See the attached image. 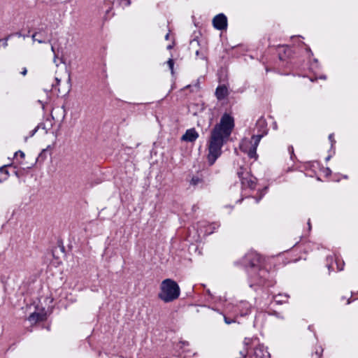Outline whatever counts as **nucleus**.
<instances>
[{
    "label": "nucleus",
    "mask_w": 358,
    "mask_h": 358,
    "mask_svg": "<svg viewBox=\"0 0 358 358\" xmlns=\"http://www.w3.org/2000/svg\"><path fill=\"white\" fill-rule=\"evenodd\" d=\"M329 140L331 141V143L334 142V140H333V134H330L329 136Z\"/></svg>",
    "instance_id": "aec40b11"
},
{
    "label": "nucleus",
    "mask_w": 358,
    "mask_h": 358,
    "mask_svg": "<svg viewBox=\"0 0 358 358\" xmlns=\"http://www.w3.org/2000/svg\"><path fill=\"white\" fill-rule=\"evenodd\" d=\"M167 64L171 71V73L173 74V65H174L173 60L172 59H169L167 61Z\"/></svg>",
    "instance_id": "f8f14e48"
},
{
    "label": "nucleus",
    "mask_w": 358,
    "mask_h": 358,
    "mask_svg": "<svg viewBox=\"0 0 358 358\" xmlns=\"http://www.w3.org/2000/svg\"><path fill=\"white\" fill-rule=\"evenodd\" d=\"M241 358H245L246 357V352H241Z\"/></svg>",
    "instance_id": "a211bd4d"
},
{
    "label": "nucleus",
    "mask_w": 358,
    "mask_h": 358,
    "mask_svg": "<svg viewBox=\"0 0 358 358\" xmlns=\"http://www.w3.org/2000/svg\"><path fill=\"white\" fill-rule=\"evenodd\" d=\"M180 292V287L176 282L168 278L162 282L158 296L163 301L169 303L178 299Z\"/></svg>",
    "instance_id": "f03ea898"
},
{
    "label": "nucleus",
    "mask_w": 358,
    "mask_h": 358,
    "mask_svg": "<svg viewBox=\"0 0 358 358\" xmlns=\"http://www.w3.org/2000/svg\"><path fill=\"white\" fill-rule=\"evenodd\" d=\"M198 132L193 128L186 131L185 134L182 136V140L187 142H194L198 138Z\"/></svg>",
    "instance_id": "0eeeda50"
},
{
    "label": "nucleus",
    "mask_w": 358,
    "mask_h": 358,
    "mask_svg": "<svg viewBox=\"0 0 358 358\" xmlns=\"http://www.w3.org/2000/svg\"><path fill=\"white\" fill-rule=\"evenodd\" d=\"M171 48H172L171 45L168 46V49H171Z\"/></svg>",
    "instance_id": "393cba45"
},
{
    "label": "nucleus",
    "mask_w": 358,
    "mask_h": 358,
    "mask_svg": "<svg viewBox=\"0 0 358 358\" xmlns=\"http://www.w3.org/2000/svg\"><path fill=\"white\" fill-rule=\"evenodd\" d=\"M27 73V69L26 67H24L22 70V71L20 72V74H22L23 76H26Z\"/></svg>",
    "instance_id": "2eb2a0df"
},
{
    "label": "nucleus",
    "mask_w": 358,
    "mask_h": 358,
    "mask_svg": "<svg viewBox=\"0 0 358 358\" xmlns=\"http://www.w3.org/2000/svg\"><path fill=\"white\" fill-rule=\"evenodd\" d=\"M44 320V315L38 313H31L29 317L28 320L31 324H35L38 321H42Z\"/></svg>",
    "instance_id": "9d476101"
},
{
    "label": "nucleus",
    "mask_w": 358,
    "mask_h": 358,
    "mask_svg": "<svg viewBox=\"0 0 358 358\" xmlns=\"http://www.w3.org/2000/svg\"><path fill=\"white\" fill-rule=\"evenodd\" d=\"M56 81H57V84H59L60 82V80H59L58 78H56Z\"/></svg>",
    "instance_id": "b1692460"
},
{
    "label": "nucleus",
    "mask_w": 358,
    "mask_h": 358,
    "mask_svg": "<svg viewBox=\"0 0 358 358\" xmlns=\"http://www.w3.org/2000/svg\"><path fill=\"white\" fill-rule=\"evenodd\" d=\"M169 33H168L166 36H165V39L166 40H169Z\"/></svg>",
    "instance_id": "412c9836"
},
{
    "label": "nucleus",
    "mask_w": 358,
    "mask_h": 358,
    "mask_svg": "<svg viewBox=\"0 0 358 358\" xmlns=\"http://www.w3.org/2000/svg\"><path fill=\"white\" fill-rule=\"evenodd\" d=\"M234 127V118L229 114H224L218 124L210 131L208 142L207 159L213 165L222 154V148L228 141Z\"/></svg>",
    "instance_id": "f257e3e1"
},
{
    "label": "nucleus",
    "mask_w": 358,
    "mask_h": 358,
    "mask_svg": "<svg viewBox=\"0 0 358 358\" xmlns=\"http://www.w3.org/2000/svg\"><path fill=\"white\" fill-rule=\"evenodd\" d=\"M18 154H20V157H22V158H24V153L23 152H22V151H20H20H18V152H17L15 153V155H18Z\"/></svg>",
    "instance_id": "f3484780"
},
{
    "label": "nucleus",
    "mask_w": 358,
    "mask_h": 358,
    "mask_svg": "<svg viewBox=\"0 0 358 358\" xmlns=\"http://www.w3.org/2000/svg\"><path fill=\"white\" fill-rule=\"evenodd\" d=\"M224 322L227 324H231L232 322H234V320H229L227 317H224Z\"/></svg>",
    "instance_id": "dca6fc26"
},
{
    "label": "nucleus",
    "mask_w": 358,
    "mask_h": 358,
    "mask_svg": "<svg viewBox=\"0 0 358 358\" xmlns=\"http://www.w3.org/2000/svg\"><path fill=\"white\" fill-rule=\"evenodd\" d=\"M0 173H3L6 176L5 177H6V178H8V172L5 169L4 166L0 167Z\"/></svg>",
    "instance_id": "ddd939ff"
},
{
    "label": "nucleus",
    "mask_w": 358,
    "mask_h": 358,
    "mask_svg": "<svg viewBox=\"0 0 358 358\" xmlns=\"http://www.w3.org/2000/svg\"><path fill=\"white\" fill-rule=\"evenodd\" d=\"M130 5V1L129 0H127L126 1V6H129Z\"/></svg>",
    "instance_id": "4be33fe9"
},
{
    "label": "nucleus",
    "mask_w": 358,
    "mask_h": 358,
    "mask_svg": "<svg viewBox=\"0 0 358 358\" xmlns=\"http://www.w3.org/2000/svg\"><path fill=\"white\" fill-rule=\"evenodd\" d=\"M239 178L241 179V184L244 187L254 189L256 186L257 179L252 176L248 171L243 168L237 173Z\"/></svg>",
    "instance_id": "20e7f679"
},
{
    "label": "nucleus",
    "mask_w": 358,
    "mask_h": 358,
    "mask_svg": "<svg viewBox=\"0 0 358 358\" xmlns=\"http://www.w3.org/2000/svg\"><path fill=\"white\" fill-rule=\"evenodd\" d=\"M228 94V90L224 85L219 86L216 89L215 95L218 99L225 98Z\"/></svg>",
    "instance_id": "1a4fd4ad"
},
{
    "label": "nucleus",
    "mask_w": 358,
    "mask_h": 358,
    "mask_svg": "<svg viewBox=\"0 0 358 358\" xmlns=\"http://www.w3.org/2000/svg\"><path fill=\"white\" fill-rule=\"evenodd\" d=\"M262 135H253L251 138H243L240 143V149L251 159H257V148L262 138Z\"/></svg>",
    "instance_id": "7ed1b4c3"
},
{
    "label": "nucleus",
    "mask_w": 358,
    "mask_h": 358,
    "mask_svg": "<svg viewBox=\"0 0 358 358\" xmlns=\"http://www.w3.org/2000/svg\"><path fill=\"white\" fill-rule=\"evenodd\" d=\"M214 27L218 30L225 29L227 27V19L224 14H218L213 20Z\"/></svg>",
    "instance_id": "39448f33"
},
{
    "label": "nucleus",
    "mask_w": 358,
    "mask_h": 358,
    "mask_svg": "<svg viewBox=\"0 0 358 358\" xmlns=\"http://www.w3.org/2000/svg\"><path fill=\"white\" fill-rule=\"evenodd\" d=\"M57 59H58V54L55 53L54 57H53V63L55 64V65L57 66H58V64L57 62Z\"/></svg>",
    "instance_id": "4468645a"
},
{
    "label": "nucleus",
    "mask_w": 358,
    "mask_h": 358,
    "mask_svg": "<svg viewBox=\"0 0 358 358\" xmlns=\"http://www.w3.org/2000/svg\"><path fill=\"white\" fill-rule=\"evenodd\" d=\"M203 182L202 179L199 176H193L191 179L190 184L192 185L196 186L201 184Z\"/></svg>",
    "instance_id": "9b49d317"
},
{
    "label": "nucleus",
    "mask_w": 358,
    "mask_h": 358,
    "mask_svg": "<svg viewBox=\"0 0 358 358\" xmlns=\"http://www.w3.org/2000/svg\"><path fill=\"white\" fill-rule=\"evenodd\" d=\"M252 358H270V355L263 345H259L254 349Z\"/></svg>",
    "instance_id": "423d86ee"
},
{
    "label": "nucleus",
    "mask_w": 358,
    "mask_h": 358,
    "mask_svg": "<svg viewBox=\"0 0 358 358\" xmlns=\"http://www.w3.org/2000/svg\"><path fill=\"white\" fill-rule=\"evenodd\" d=\"M6 179V177H4L3 178H0V182H1L2 181L5 180Z\"/></svg>",
    "instance_id": "5701e85b"
},
{
    "label": "nucleus",
    "mask_w": 358,
    "mask_h": 358,
    "mask_svg": "<svg viewBox=\"0 0 358 358\" xmlns=\"http://www.w3.org/2000/svg\"><path fill=\"white\" fill-rule=\"evenodd\" d=\"M51 51L52 52L53 55H55V53H57L52 45H51Z\"/></svg>",
    "instance_id": "6ab92c4d"
},
{
    "label": "nucleus",
    "mask_w": 358,
    "mask_h": 358,
    "mask_svg": "<svg viewBox=\"0 0 358 358\" xmlns=\"http://www.w3.org/2000/svg\"><path fill=\"white\" fill-rule=\"evenodd\" d=\"M34 41H37L39 43H45L47 42V33L45 30L41 29L38 31H36L31 36Z\"/></svg>",
    "instance_id": "6e6552de"
}]
</instances>
